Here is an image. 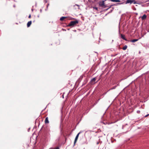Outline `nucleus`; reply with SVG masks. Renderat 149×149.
Segmentation results:
<instances>
[{
	"mask_svg": "<svg viewBox=\"0 0 149 149\" xmlns=\"http://www.w3.org/2000/svg\"><path fill=\"white\" fill-rule=\"evenodd\" d=\"M133 3L134 4L136 3L135 1L134 0H127L126 2V3Z\"/></svg>",
	"mask_w": 149,
	"mask_h": 149,
	"instance_id": "2",
	"label": "nucleus"
},
{
	"mask_svg": "<svg viewBox=\"0 0 149 149\" xmlns=\"http://www.w3.org/2000/svg\"><path fill=\"white\" fill-rule=\"evenodd\" d=\"M149 115V114H148V115H146V116H145V117H147V116H148Z\"/></svg>",
	"mask_w": 149,
	"mask_h": 149,
	"instance_id": "17",
	"label": "nucleus"
},
{
	"mask_svg": "<svg viewBox=\"0 0 149 149\" xmlns=\"http://www.w3.org/2000/svg\"><path fill=\"white\" fill-rule=\"evenodd\" d=\"M94 8L95 9H96V10H97V7H95V8Z\"/></svg>",
	"mask_w": 149,
	"mask_h": 149,
	"instance_id": "16",
	"label": "nucleus"
},
{
	"mask_svg": "<svg viewBox=\"0 0 149 149\" xmlns=\"http://www.w3.org/2000/svg\"><path fill=\"white\" fill-rule=\"evenodd\" d=\"M29 17V18H31V15H29V17Z\"/></svg>",
	"mask_w": 149,
	"mask_h": 149,
	"instance_id": "13",
	"label": "nucleus"
},
{
	"mask_svg": "<svg viewBox=\"0 0 149 149\" xmlns=\"http://www.w3.org/2000/svg\"><path fill=\"white\" fill-rule=\"evenodd\" d=\"M138 40H139L138 39H134L131 40H130V41L131 42H134L136 41H137Z\"/></svg>",
	"mask_w": 149,
	"mask_h": 149,
	"instance_id": "7",
	"label": "nucleus"
},
{
	"mask_svg": "<svg viewBox=\"0 0 149 149\" xmlns=\"http://www.w3.org/2000/svg\"><path fill=\"white\" fill-rule=\"evenodd\" d=\"M67 17H61L60 19V20L61 21H63L65 20V19H66Z\"/></svg>",
	"mask_w": 149,
	"mask_h": 149,
	"instance_id": "10",
	"label": "nucleus"
},
{
	"mask_svg": "<svg viewBox=\"0 0 149 149\" xmlns=\"http://www.w3.org/2000/svg\"><path fill=\"white\" fill-rule=\"evenodd\" d=\"M137 112L138 113H139L140 112V111H137Z\"/></svg>",
	"mask_w": 149,
	"mask_h": 149,
	"instance_id": "15",
	"label": "nucleus"
},
{
	"mask_svg": "<svg viewBox=\"0 0 149 149\" xmlns=\"http://www.w3.org/2000/svg\"><path fill=\"white\" fill-rule=\"evenodd\" d=\"M104 5V2H103V3L101 5L102 6H103Z\"/></svg>",
	"mask_w": 149,
	"mask_h": 149,
	"instance_id": "14",
	"label": "nucleus"
},
{
	"mask_svg": "<svg viewBox=\"0 0 149 149\" xmlns=\"http://www.w3.org/2000/svg\"><path fill=\"white\" fill-rule=\"evenodd\" d=\"M127 46L126 45H125L123 48V50H125L127 48Z\"/></svg>",
	"mask_w": 149,
	"mask_h": 149,
	"instance_id": "12",
	"label": "nucleus"
},
{
	"mask_svg": "<svg viewBox=\"0 0 149 149\" xmlns=\"http://www.w3.org/2000/svg\"><path fill=\"white\" fill-rule=\"evenodd\" d=\"M80 134V132H79L77 135V136H76V137L75 138L74 141V144H75V143H76L77 141V140L78 139V137L79 136V134Z\"/></svg>",
	"mask_w": 149,
	"mask_h": 149,
	"instance_id": "4",
	"label": "nucleus"
},
{
	"mask_svg": "<svg viewBox=\"0 0 149 149\" xmlns=\"http://www.w3.org/2000/svg\"><path fill=\"white\" fill-rule=\"evenodd\" d=\"M120 36H121V38L123 39L126 41H127V39H126L125 37V35L122 34H121Z\"/></svg>",
	"mask_w": 149,
	"mask_h": 149,
	"instance_id": "5",
	"label": "nucleus"
},
{
	"mask_svg": "<svg viewBox=\"0 0 149 149\" xmlns=\"http://www.w3.org/2000/svg\"><path fill=\"white\" fill-rule=\"evenodd\" d=\"M78 21L76 19L74 21H72L70 22V23L68 24V26L73 27L76 25L77 24H78Z\"/></svg>",
	"mask_w": 149,
	"mask_h": 149,
	"instance_id": "1",
	"label": "nucleus"
},
{
	"mask_svg": "<svg viewBox=\"0 0 149 149\" xmlns=\"http://www.w3.org/2000/svg\"><path fill=\"white\" fill-rule=\"evenodd\" d=\"M146 17H147L146 15L145 14V15H143L142 17H141V19L142 20H144V19H145L146 18Z\"/></svg>",
	"mask_w": 149,
	"mask_h": 149,
	"instance_id": "9",
	"label": "nucleus"
},
{
	"mask_svg": "<svg viewBox=\"0 0 149 149\" xmlns=\"http://www.w3.org/2000/svg\"><path fill=\"white\" fill-rule=\"evenodd\" d=\"M49 121L48 120V118L47 117H46L45 120V124H47L49 123Z\"/></svg>",
	"mask_w": 149,
	"mask_h": 149,
	"instance_id": "6",
	"label": "nucleus"
},
{
	"mask_svg": "<svg viewBox=\"0 0 149 149\" xmlns=\"http://www.w3.org/2000/svg\"><path fill=\"white\" fill-rule=\"evenodd\" d=\"M32 23V22L31 21H29L27 23V25L28 27H29L31 25Z\"/></svg>",
	"mask_w": 149,
	"mask_h": 149,
	"instance_id": "8",
	"label": "nucleus"
},
{
	"mask_svg": "<svg viewBox=\"0 0 149 149\" xmlns=\"http://www.w3.org/2000/svg\"><path fill=\"white\" fill-rule=\"evenodd\" d=\"M100 99H99L98 100H97V102H98L99 100Z\"/></svg>",
	"mask_w": 149,
	"mask_h": 149,
	"instance_id": "18",
	"label": "nucleus"
},
{
	"mask_svg": "<svg viewBox=\"0 0 149 149\" xmlns=\"http://www.w3.org/2000/svg\"><path fill=\"white\" fill-rule=\"evenodd\" d=\"M110 1L112 2H120V1L119 0H110Z\"/></svg>",
	"mask_w": 149,
	"mask_h": 149,
	"instance_id": "11",
	"label": "nucleus"
},
{
	"mask_svg": "<svg viewBox=\"0 0 149 149\" xmlns=\"http://www.w3.org/2000/svg\"><path fill=\"white\" fill-rule=\"evenodd\" d=\"M96 80V79L95 78H93L90 81V83L91 84H94L95 83V81Z\"/></svg>",
	"mask_w": 149,
	"mask_h": 149,
	"instance_id": "3",
	"label": "nucleus"
}]
</instances>
